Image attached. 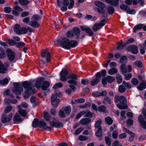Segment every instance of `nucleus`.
<instances>
[{
    "mask_svg": "<svg viewBox=\"0 0 146 146\" xmlns=\"http://www.w3.org/2000/svg\"><path fill=\"white\" fill-rule=\"evenodd\" d=\"M21 28L20 25L18 24H16L14 26V30L15 32L18 34H19L20 31H21Z\"/></svg>",
    "mask_w": 146,
    "mask_h": 146,
    "instance_id": "30",
    "label": "nucleus"
},
{
    "mask_svg": "<svg viewBox=\"0 0 146 146\" xmlns=\"http://www.w3.org/2000/svg\"><path fill=\"white\" fill-rule=\"evenodd\" d=\"M72 30L75 36H76V39L79 38V35L80 32V29L78 27H74L73 28Z\"/></svg>",
    "mask_w": 146,
    "mask_h": 146,
    "instance_id": "20",
    "label": "nucleus"
},
{
    "mask_svg": "<svg viewBox=\"0 0 146 146\" xmlns=\"http://www.w3.org/2000/svg\"><path fill=\"white\" fill-rule=\"evenodd\" d=\"M114 101L116 103L119 102L120 104H117V106L120 109H127L128 108L127 105H125L127 103L126 99L123 96L115 95L114 98Z\"/></svg>",
    "mask_w": 146,
    "mask_h": 146,
    "instance_id": "2",
    "label": "nucleus"
},
{
    "mask_svg": "<svg viewBox=\"0 0 146 146\" xmlns=\"http://www.w3.org/2000/svg\"><path fill=\"white\" fill-rule=\"evenodd\" d=\"M7 68L4 65H3L2 63L0 60V73L4 74L6 73Z\"/></svg>",
    "mask_w": 146,
    "mask_h": 146,
    "instance_id": "24",
    "label": "nucleus"
},
{
    "mask_svg": "<svg viewBox=\"0 0 146 146\" xmlns=\"http://www.w3.org/2000/svg\"><path fill=\"white\" fill-rule=\"evenodd\" d=\"M103 102L105 104L108 103L109 104H111V98L108 96L106 97L103 99Z\"/></svg>",
    "mask_w": 146,
    "mask_h": 146,
    "instance_id": "33",
    "label": "nucleus"
},
{
    "mask_svg": "<svg viewBox=\"0 0 146 146\" xmlns=\"http://www.w3.org/2000/svg\"><path fill=\"white\" fill-rule=\"evenodd\" d=\"M132 84L135 85H137L139 84V81L136 78H133L132 80Z\"/></svg>",
    "mask_w": 146,
    "mask_h": 146,
    "instance_id": "62",
    "label": "nucleus"
},
{
    "mask_svg": "<svg viewBox=\"0 0 146 146\" xmlns=\"http://www.w3.org/2000/svg\"><path fill=\"white\" fill-rule=\"evenodd\" d=\"M124 46V44H123V42L122 40H121L119 43L118 44L117 47V48L118 50H121L123 48Z\"/></svg>",
    "mask_w": 146,
    "mask_h": 146,
    "instance_id": "40",
    "label": "nucleus"
},
{
    "mask_svg": "<svg viewBox=\"0 0 146 146\" xmlns=\"http://www.w3.org/2000/svg\"><path fill=\"white\" fill-rule=\"evenodd\" d=\"M80 28L82 31H85L90 36H92L94 35L93 32L89 27L81 26Z\"/></svg>",
    "mask_w": 146,
    "mask_h": 146,
    "instance_id": "17",
    "label": "nucleus"
},
{
    "mask_svg": "<svg viewBox=\"0 0 146 146\" xmlns=\"http://www.w3.org/2000/svg\"><path fill=\"white\" fill-rule=\"evenodd\" d=\"M75 102L79 103H82L85 102V100L83 98H78L76 99Z\"/></svg>",
    "mask_w": 146,
    "mask_h": 146,
    "instance_id": "61",
    "label": "nucleus"
},
{
    "mask_svg": "<svg viewBox=\"0 0 146 146\" xmlns=\"http://www.w3.org/2000/svg\"><path fill=\"white\" fill-rule=\"evenodd\" d=\"M105 121L106 123L109 125L111 124L113 122V120L109 116L106 117L105 118Z\"/></svg>",
    "mask_w": 146,
    "mask_h": 146,
    "instance_id": "29",
    "label": "nucleus"
},
{
    "mask_svg": "<svg viewBox=\"0 0 146 146\" xmlns=\"http://www.w3.org/2000/svg\"><path fill=\"white\" fill-rule=\"evenodd\" d=\"M121 71L123 74H125L127 72V69L126 65L125 64H122L120 68Z\"/></svg>",
    "mask_w": 146,
    "mask_h": 146,
    "instance_id": "25",
    "label": "nucleus"
},
{
    "mask_svg": "<svg viewBox=\"0 0 146 146\" xmlns=\"http://www.w3.org/2000/svg\"><path fill=\"white\" fill-rule=\"evenodd\" d=\"M58 43L60 45L64 48L70 49L71 47H74L77 44V42L75 40L70 41L68 38L63 37L62 40L58 39L57 41Z\"/></svg>",
    "mask_w": 146,
    "mask_h": 146,
    "instance_id": "1",
    "label": "nucleus"
},
{
    "mask_svg": "<svg viewBox=\"0 0 146 146\" xmlns=\"http://www.w3.org/2000/svg\"><path fill=\"white\" fill-rule=\"evenodd\" d=\"M85 111H82L78 114L76 116V118L78 119L80 118L82 115L85 114Z\"/></svg>",
    "mask_w": 146,
    "mask_h": 146,
    "instance_id": "56",
    "label": "nucleus"
},
{
    "mask_svg": "<svg viewBox=\"0 0 146 146\" xmlns=\"http://www.w3.org/2000/svg\"><path fill=\"white\" fill-rule=\"evenodd\" d=\"M123 130L124 132H126L131 135L130 137L129 138V141L130 142L133 141L134 139V137L135 136V134L125 127H123Z\"/></svg>",
    "mask_w": 146,
    "mask_h": 146,
    "instance_id": "18",
    "label": "nucleus"
},
{
    "mask_svg": "<svg viewBox=\"0 0 146 146\" xmlns=\"http://www.w3.org/2000/svg\"><path fill=\"white\" fill-rule=\"evenodd\" d=\"M133 65L136 66L139 68H141L142 66V63L141 61H135L134 62Z\"/></svg>",
    "mask_w": 146,
    "mask_h": 146,
    "instance_id": "45",
    "label": "nucleus"
},
{
    "mask_svg": "<svg viewBox=\"0 0 146 146\" xmlns=\"http://www.w3.org/2000/svg\"><path fill=\"white\" fill-rule=\"evenodd\" d=\"M101 76V74L100 72H97L96 74L95 78L92 80L90 82V84L92 86H94L97 84L99 81V79Z\"/></svg>",
    "mask_w": 146,
    "mask_h": 146,
    "instance_id": "11",
    "label": "nucleus"
},
{
    "mask_svg": "<svg viewBox=\"0 0 146 146\" xmlns=\"http://www.w3.org/2000/svg\"><path fill=\"white\" fill-rule=\"evenodd\" d=\"M68 78L72 79L74 80H76L77 79L76 76L74 74H69L68 76Z\"/></svg>",
    "mask_w": 146,
    "mask_h": 146,
    "instance_id": "64",
    "label": "nucleus"
},
{
    "mask_svg": "<svg viewBox=\"0 0 146 146\" xmlns=\"http://www.w3.org/2000/svg\"><path fill=\"white\" fill-rule=\"evenodd\" d=\"M44 117L45 120L47 121H52V119L51 118L50 115L46 111H44Z\"/></svg>",
    "mask_w": 146,
    "mask_h": 146,
    "instance_id": "22",
    "label": "nucleus"
},
{
    "mask_svg": "<svg viewBox=\"0 0 146 146\" xmlns=\"http://www.w3.org/2000/svg\"><path fill=\"white\" fill-rule=\"evenodd\" d=\"M127 59L126 56H123L121 57L120 59V61L121 63H125L127 61Z\"/></svg>",
    "mask_w": 146,
    "mask_h": 146,
    "instance_id": "50",
    "label": "nucleus"
},
{
    "mask_svg": "<svg viewBox=\"0 0 146 146\" xmlns=\"http://www.w3.org/2000/svg\"><path fill=\"white\" fill-rule=\"evenodd\" d=\"M120 8L122 10L126 11L129 9V7L126 5L122 4L120 5Z\"/></svg>",
    "mask_w": 146,
    "mask_h": 146,
    "instance_id": "51",
    "label": "nucleus"
},
{
    "mask_svg": "<svg viewBox=\"0 0 146 146\" xmlns=\"http://www.w3.org/2000/svg\"><path fill=\"white\" fill-rule=\"evenodd\" d=\"M28 91H26L25 92L24 94H23V97L25 99H27L29 98V97L30 96V95L31 93H29L28 92Z\"/></svg>",
    "mask_w": 146,
    "mask_h": 146,
    "instance_id": "58",
    "label": "nucleus"
},
{
    "mask_svg": "<svg viewBox=\"0 0 146 146\" xmlns=\"http://www.w3.org/2000/svg\"><path fill=\"white\" fill-rule=\"evenodd\" d=\"M62 108L60 110L59 112V116L62 117H64L66 116V113L64 112Z\"/></svg>",
    "mask_w": 146,
    "mask_h": 146,
    "instance_id": "48",
    "label": "nucleus"
},
{
    "mask_svg": "<svg viewBox=\"0 0 146 146\" xmlns=\"http://www.w3.org/2000/svg\"><path fill=\"white\" fill-rule=\"evenodd\" d=\"M49 85L50 83L48 81H45L42 85L41 88L43 90H46L49 87Z\"/></svg>",
    "mask_w": 146,
    "mask_h": 146,
    "instance_id": "26",
    "label": "nucleus"
},
{
    "mask_svg": "<svg viewBox=\"0 0 146 146\" xmlns=\"http://www.w3.org/2000/svg\"><path fill=\"white\" fill-rule=\"evenodd\" d=\"M51 100L52 106L54 108H57L60 102V100L57 98V94H53L51 97Z\"/></svg>",
    "mask_w": 146,
    "mask_h": 146,
    "instance_id": "7",
    "label": "nucleus"
},
{
    "mask_svg": "<svg viewBox=\"0 0 146 146\" xmlns=\"http://www.w3.org/2000/svg\"><path fill=\"white\" fill-rule=\"evenodd\" d=\"M66 36L68 38H72L74 36L73 33L72 31H68L66 33Z\"/></svg>",
    "mask_w": 146,
    "mask_h": 146,
    "instance_id": "55",
    "label": "nucleus"
},
{
    "mask_svg": "<svg viewBox=\"0 0 146 146\" xmlns=\"http://www.w3.org/2000/svg\"><path fill=\"white\" fill-rule=\"evenodd\" d=\"M62 108L66 114H69L70 113L71 111V108L70 106H68Z\"/></svg>",
    "mask_w": 146,
    "mask_h": 146,
    "instance_id": "32",
    "label": "nucleus"
},
{
    "mask_svg": "<svg viewBox=\"0 0 146 146\" xmlns=\"http://www.w3.org/2000/svg\"><path fill=\"white\" fill-rule=\"evenodd\" d=\"M127 49L128 51H130L133 54H137L138 52L137 48L135 45H130L127 47Z\"/></svg>",
    "mask_w": 146,
    "mask_h": 146,
    "instance_id": "15",
    "label": "nucleus"
},
{
    "mask_svg": "<svg viewBox=\"0 0 146 146\" xmlns=\"http://www.w3.org/2000/svg\"><path fill=\"white\" fill-rule=\"evenodd\" d=\"M90 121L91 119H90L89 118H85L81 120L80 123L83 125H86L88 124Z\"/></svg>",
    "mask_w": 146,
    "mask_h": 146,
    "instance_id": "27",
    "label": "nucleus"
},
{
    "mask_svg": "<svg viewBox=\"0 0 146 146\" xmlns=\"http://www.w3.org/2000/svg\"><path fill=\"white\" fill-rule=\"evenodd\" d=\"M89 81L88 79H83L81 80L82 84L84 85H86L89 84Z\"/></svg>",
    "mask_w": 146,
    "mask_h": 146,
    "instance_id": "54",
    "label": "nucleus"
},
{
    "mask_svg": "<svg viewBox=\"0 0 146 146\" xmlns=\"http://www.w3.org/2000/svg\"><path fill=\"white\" fill-rule=\"evenodd\" d=\"M102 121L100 120H98L96 122L95 124V127L97 128H99L100 127V126L101 124Z\"/></svg>",
    "mask_w": 146,
    "mask_h": 146,
    "instance_id": "63",
    "label": "nucleus"
},
{
    "mask_svg": "<svg viewBox=\"0 0 146 146\" xmlns=\"http://www.w3.org/2000/svg\"><path fill=\"white\" fill-rule=\"evenodd\" d=\"M105 139L106 143L107 145L109 146H110L111 145V140L108 136H106L105 137Z\"/></svg>",
    "mask_w": 146,
    "mask_h": 146,
    "instance_id": "47",
    "label": "nucleus"
},
{
    "mask_svg": "<svg viewBox=\"0 0 146 146\" xmlns=\"http://www.w3.org/2000/svg\"><path fill=\"white\" fill-rule=\"evenodd\" d=\"M50 124L52 127H54L56 128H60L63 126L62 123L57 121L54 118H52V121H50Z\"/></svg>",
    "mask_w": 146,
    "mask_h": 146,
    "instance_id": "9",
    "label": "nucleus"
},
{
    "mask_svg": "<svg viewBox=\"0 0 146 146\" xmlns=\"http://www.w3.org/2000/svg\"><path fill=\"white\" fill-rule=\"evenodd\" d=\"M117 70L115 68H111L108 71L109 74L110 75H113L117 73Z\"/></svg>",
    "mask_w": 146,
    "mask_h": 146,
    "instance_id": "35",
    "label": "nucleus"
},
{
    "mask_svg": "<svg viewBox=\"0 0 146 146\" xmlns=\"http://www.w3.org/2000/svg\"><path fill=\"white\" fill-rule=\"evenodd\" d=\"M13 120L15 123H18L21 122L23 119L19 114L17 112L13 116Z\"/></svg>",
    "mask_w": 146,
    "mask_h": 146,
    "instance_id": "14",
    "label": "nucleus"
},
{
    "mask_svg": "<svg viewBox=\"0 0 146 146\" xmlns=\"http://www.w3.org/2000/svg\"><path fill=\"white\" fill-rule=\"evenodd\" d=\"M68 72L67 70H65L62 71L60 74V80L63 81H66L67 79V75H68Z\"/></svg>",
    "mask_w": 146,
    "mask_h": 146,
    "instance_id": "13",
    "label": "nucleus"
},
{
    "mask_svg": "<svg viewBox=\"0 0 146 146\" xmlns=\"http://www.w3.org/2000/svg\"><path fill=\"white\" fill-rule=\"evenodd\" d=\"M32 125L33 127H36L38 126L40 127H43L46 130L50 131L51 129L50 127L46 126V124L45 122L42 121H38V119H35L33 122Z\"/></svg>",
    "mask_w": 146,
    "mask_h": 146,
    "instance_id": "3",
    "label": "nucleus"
},
{
    "mask_svg": "<svg viewBox=\"0 0 146 146\" xmlns=\"http://www.w3.org/2000/svg\"><path fill=\"white\" fill-rule=\"evenodd\" d=\"M40 18L39 15H34L31 18V19L33 21H35L38 20Z\"/></svg>",
    "mask_w": 146,
    "mask_h": 146,
    "instance_id": "44",
    "label": "nucleus"
},
{
    "mask_svg": "<svg viewBox=\"0 0 146 146\" xmlns=\"http://www.w3.org/2000/svg\"><path fill=\"white\" fill-rule=\"evenodd\" d=\"M7 53L9 59L11 61L13 60L15 57L14 53L11 49H9L7 50Z\"/></svg>",
    "mask_w": 146,
    "mask_h": 146,
    "instance_id": "19",
    "label": "nucleus"
},
{
    "mask_svg": "<svg viewBox=\"0 0 146 146\" xmlns=\"http://www.w3.org/2000/svg\"><path fill=\"white\" fill-rule=\"evenodd\" d=\"M22 85L26 90V91H28L29 93H34V91L32 89L31 84L27 81H25L22 83Z\"/></svg>",
    "mask_w": 146,
    "mask_h": 146,
    "instance_id": "6",
    "label": "nucleus"
},
{
    "mask_svg": "<svg viewBox=\"0 0 146 146\" xmlns=\"http://www.w3.org/2000/svg\"><path fill=\"white\" fill-rule=\"evenodd\" d=\"M122 84L125 85V86L127 87L128 89H131V85L128 83L127 82L123 81Z\"/></svg>",
    "mask_w": 146,
    "mask_h": 146,
    "instance_id": "60",
    "label": "nucleus"
},
{
    "mask_svg": "<svg viewBox=\"0 0 146 146\" xmlns=\"http://www.w3.org/2000/svg\"><path fill=\"white\" fill-rule=\"evenodd\" d=\"M101 28L100 25L96 23L94 25L92 29L94 31L96 32Z\"/></svg>",
    "mask_w": 146,
    "mask_h": 146,
    "instance_id": "41",
    "label": "nucleus"
},
{
    "mask_svg": "<svg viewBox=\"0 0 146 146\" xmlns=\"http://www.w3.org/2000/svg\"><path fill=\"white\" fill-rule=\"evenodd\" d=\"M19 109L18 110V113L20 114V115L23 117H25L27 115V112L24 110H23L21 108H18Z\"/></svg>",
    "mask_w": 146,
    "mask_h": 146,
    "instance_id": "34",
    "label": "nucleus"
},
{
    "mask_svg": "<svg viewBox=\"0 0 146 146\" xmlns=\"http://www.w3.org/2000/svg\"><path fill=\"white\" fill-rule=\"evenodd\" d=\"M27 32V29L25 27H23L21 28L19 34H26Z\"/></svg>",
    "mask_w": 146,
    "mask_h": 146,
    "instance_id": "53",
    "label": "nucleus"
},
{
    "mask_svg": "<svg viewBox=\"0 0 146 146\" xmlns=\"http://www.w3.org/2000/svg\"><path fill=\"white\" fill-rule=\"evenodd\" d=\"M114 77L110 76H108L106 78H102V83L104 86L107 84V82L109 83H111L115 80Z\"/></svg>",
    "mask_w": 146,
    "mask_h": 146,
    "instance_id": "10",
    "label": "nucleus"
},
{
    "mask_svg": "<svg viewBox=\"0 0 146 146\" xmlns=\"http://www.w3.org/2000/svg\"><path fill=\"white\" fill-rule=\"evenodd\" d=\"M116 78L117 80V82L118 84H119L122 82V77L119 74H117L116 75Z\"/></svg>",
    "mask_w": 146,
    "mask_h": 146,
    "instance_id": "36",
    "label": "nucleus"
},
{
    "mask_svg": "<svg viewBox=\"0 0 146 146\" xmlns=\"http://www.w3.org/2000/svg\"><path fill=\"white\" fill-rule=\"evenodd\" d=\"M29 25L33 28H37L40 26V24L38 22L33 20L29 23Z\"/></svg>",
    "mask_w": 146,
    "mask_h": 146,
    "instance_id": "23",
    "label": "nucleus"
},
{
    "mask_svg": "<svg viewBox=\"0 0 146 146\" xmlns=\"http://www.w3.org/2000/svg\"><path fill=\"white\" fill-rule=\"evenodd\" d=\"M138 119L140 123L145 122L144 118L142 115H140L138 117Z\"/></svg>",
    "mask_w": 146,
    "mask_h": 146,
    "instance_id": "59",
    "label": "nucleus"
},
{
    "mask_svg": "<svg viewBox=\"0 0 146 146\" xmlns=\"http://www.w3.org/2000/svg\"><path fill=\"white\" fill-rule=\"evenodd\" d=\"M23 11L22 8L18 6H15L12 11L13 14L15 16H18L19 15V11Z\"/></svg>",
    "mask_w": 146,
    "mask_h": 146,
    "instance_id": "16",
    "label": "nucleus"
},
{
    "mask_svg": "<svg viewBox=\"0 0 146 146\" xmlns=\"http://www.w3.org/2000/svg\"><path fill=\"white\" fill-rule=\"evenodd\" d=\"M28 107L27 104L25 102H21V105H18L17 107V108H21L22 107L25 108H27Z\"/></svg>",
    "mask_w": 146,
    "mask_h": 146,
    "instance_id": "38",
    "label": "nucleus"
},
{
    "mask_svg": "<svg viewBox=\"0 0 146 146\" xmlns=\"http://www.w3.org/2000/svg\"><path fill=\"white\" fill-rule=\"evenodd\" d=\"M9 81L7 78H5L2 80H0V85H4L8 84Z\"/></svg>",
    "mask_w": 146,
    "mask_h": 146,
    "instance_id": "42",
    "label": "nucleus"
},
{
    "mask_svg": "<svg viewBox=\"0 0 146 146\" xmlns=\"http://www.w3.org/2000/svg\"><path fill=\"white\" fill-rule=\"evenodd\" d=\"M102 130L101 126L98 129V130L95 133L96 135L98 137H101L102 135V133L101 131Z\"/></svg>",
    "mask_w": 146,
    "mask_h": 146,
    "instance_id": "46",
    "label": "nucleus"
},
{
    "mask_svg": "<svg viewBox=\"0 0 146 146\" xmlns=\"http://www.w3.org/2000/svg\"><path fill=\"white\" fill-rule=\"evenodd\" d=\"M62 84L61 83H58L55 84L53 86V89H56L62 87Z\"/></svg>",
    "mask_w": 146,
    "mask_h": 146,
    "instance_id": "52",
    "label": "nucleus"
},
{
    "mask_svg": "<svg viewBox=\"0 0 146 146\" xmlns=\"http://www.w3.org/2000/svg\"><path fill=\"white\" fill-rule=\"evenodd\" d=\"M106 107L103 105H101L98 107V111L101 112H104L106 110Z\"/></svg>",
    "mask_w": 146,
    "mask_h": 146,
    "instance_id": "57",
    "label": "nucleus"
},
{
    "mask_svg": "<svg viewBox=\"0 0 146 146\" xmlns=\"http://www.w3.org/2000/svg\"><path fill=\"white\" fill-rule=\"evenodd\" d=\"M107 10L108 13L109 14H112L114 12V9L111 6H109L107 8Z\"/></svg>",
    "mask_w": 146,
    "mask_h": 146,
    "instance_id": "39",
    "label": "nucleus"
},
{
    "mask_svg": "<svg viewBox=\"0 0 146 146\" xmlns=\"http://www.w3.org/2000/svg\"><path fill=\"white\" fill-rule=\"evenodd\" d=\"M13 115L12 113H10L8 115L5 113H3L2 115L1 121L3 123L9 122L12 119Z\"/></svg>",
    "mask_w": 146,
    "mask_h": 146,
    "instance_id": "8",
    "label": "nucleus"
},
{
    "mask_svg": "<svg viewBox=\"0 0 146 146\" xmlns=\"http://www.w3.org/2000/svg\"><path fill=\"white\" fill-rule=\"evenodd\" d=\"M144 26V25L142 24H140L136 25L133 28V32H136L137 31L140 30L142 28H143Z\"/></svg>",
    "mask_w": 146,
    "mask_h": 146,
    "instance_id": "31",
    "label": "nucleus"
},
{
    "mask_svg": "<svg viewBox=\"0 0 146 146\" xmlns=\"http://www.w3.org/2000/svg\"><path fill=\"white\" fill-rule=\"evenodd\" d=\"M41 56L43 58H45L46 56V62H50V53L48 52V49L43 50L42 51Z\"/></svg>",
    "mask_w": 146,
    "mask_h": 146,
    "instance_id": "12",
    "label": "nucleus"
},
{
    "mask_svg": "<svg viewBox=\"0 0 146 146\" xmlns=\"http://www.w3.org/2000/svg\"><path fill=\"white\" fill-rule=\"evenodd\" d=\"M138 89L141 91L143 90L146 88V82H141L137 86Z\"/></svg>",
    "mask_w": 146,
    "mask_h": 146,
    "instance_id": "28",
    "label": "nucleus"
},
{
    "mask_svg": "<svg viewBox=\"0 0 146 146\" xmlns=\"http://www.w3.org/2000/svg\"><path fill=\"white\" fill-rule=\"evenodd\" d=\"M12 107L11 106H8L6 107L4 109V111L5 113H9L12 110Z\"/></svg>",
    "mask_w": 146,
    "mask_h": 146,
    "instance_id": "43",
    "label": "nucleus"
},
{
    "mask_svg": "<svg viewBox=\"0 0 146 146\" xmlns=\"http://www.w3.org/2000/svg\"><path fill=\"white\" fill-rule=\"evenodd\" d=\"M19 3L23 5H27L29 3V1L28 0H19Z\"/></svg>",
    "mask_w": 146,
    "mask_h": 146,
    "instance_id": "49",
    "label": "nucleus"
},
{
    "mask_svg": "<svg viewBox=\"0 0 146 146\" xmlns=\"http://www.w3.org/2000/svg\"><path fill=\"white\" fill-rule=\"evenodd\" d=\"M118 91L121 93H123L126 90L125 87L123 85H120L118 88Z\"/></svg>",
    "mask_w": 146,
    "mask_h": 146,
    "instance_id": "37",
    "label": "nucleus"
},
{
    "mask_svg": "<svg viewBox=\"0 0 146 146\" xmlns=\"http://www.w3.org/2000/svg\"><path fill=\"white\" fill-rule=\"evenodd\" d=\"M14 88L12 90L13 92L15 94L19 95L23 91L22 86L20 84L14 83L13 84Z\"/></svg>",
    "mask_w": 146,
    "mask_h": 146,
    "instance_id": "5",
    "label": "nucleus"
},
{
    "mask_svg": "<svg viewBox=\"0 0 146 146\" xmlns=\"http://www.w3.org/2000/svg\"><path fill=\"white\" fill-rule=\"evenodd\" d=\"M95 4L99 7L97 8L98 12L101 14H103L104 17H106L108 14L106 12L104 9L105 7V5L102 2L99 1H96L94 2Z\"/></svg>",
    "mask_w": 146,
    "mask_h": 146,
    "instance_id": "4",
    "label": "nucleus"
},
{
    "mask_svg": "<svg viewBox=\"0 0 146 146\" xmlns=\"http://www.w3.org/2000/svg\"><path fill=\"white\" fill-rule=\"evenodd\" d=\"M44 80L43 78H40L38 79L36 81L35 83V86L37 88H39L41 86V84L42 82Z\"/></svg>",
    "mask_w": 146,
    "mask_h": 146,
    "instance_id": "21",
    "label": "nucleus"
}]
</instances>
